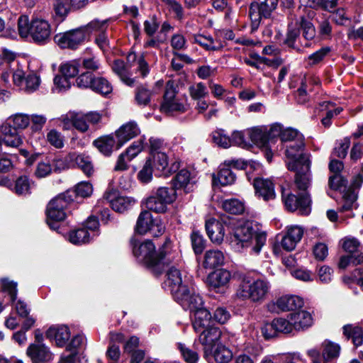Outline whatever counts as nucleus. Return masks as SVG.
<instances>
[{
  "mask_svg": "<svg viewBox=\"0 0 363 363\" xmlns=\"http://www.w3.org/2000/svg\"><path fill=\"white\" fill-rule=\"evenodd\" d=\"M131 245L133 253L137 259L149 267L168 265L179 257L178 253L172 252L169 240H166L158 252L155 250V245L149 240L143 242L132 240Z\"/></svg>",
  "mask_w": 363,
  "mask_h": 363,
  "instance_id": "f257e3e1",
  "label": "nucleus"
},
{
  "mask_svg": "<svg viewBox=\"0 0 363 363\" xmlns=\"http://www.w3.org/2000/svg\"><path fill=\"white\" fill-rule=\"evenodd\" d=\"M18 32L8 26L4 35L10 38H16L18 35L21 38L31 36L37 43H45L50 39L51 28L49 23L43 18H34L29 22L27 16H21L17 21Z\"/></svg>",
  "mask_w": 363,
  "mask_h": 363,
  "instance_id": "f03ea898",
  "label": "nucleus"
},
{
  "mask_svg": "<svg viewBox=\"0 0 363 363\" xmlns=\"http://www.w3.org/2000/svg\"><path fill=\"white\" fill-rule=\"evenodd\" d=\"M308 186V183H281L282 199L288 211H298L300 214L306 216L310 213L311 200Z\"/></svg>",
  "mask_w": 363,
  "mask_h": 363,
  "instance_id": "7ed1b4c3",
  "label": "nucleus"
},
{
  "mask_svg": "<svg viewBox=\"0 0 363 363\" xmlns=\"http://www.w3.org/2000/svg\"><path fill=\"white\" fill-rule=\"evenodd\" d=\"M271 289L269 281L265 279L242 277L236 289V297L242 301L249 300L252 303L264 301Z\"/></svg>",
  "mask_w": 363,
  "mask_h": 363,
  "instance_id": "20e7f679",
  "label": "nucleus"
},
{
  "mask_svg": "<svg viewBox=\"0 0 363 363\" xmlns=\"http://www.w3.org/2000/svg\"><path fill=\"white\" fill-rule=\"evenodd\" d=\"M72 200V195L70 194L69 191H67L59 194L49 202L46 208V222L50 228L57 229V223L65 220L66 218L65 209Z\"/></svg>",
  "mask_w": 363,
  "mask_h": 363,
  "instance_id": "39448f33",
  "label": "nucleus"
},
{
  "mask_svg": "<svg viewBox=\"0 0 363 363\" xmlns=\"http://www.w3.org/2000/svg\"><path fill=\"white\" fill-rule=\"evenodd\" d=\"M329 185L328 194L335 199L340 196L344 202L341 211H350L356 206L357 190L359 188L358 183H329Z\"/></svg>",
  "mask_w": 363,
  "mask_h": 363,
  "instance_id": "423d86ee",
  "label": "nucleus"
},
{
  "mask_svg": "<svg viewBox=\"0 0 363 363\" xmlns=\"http://www.w3.org/2000/svg\"><path fill=\"white\" fill-rule=\"evenodd\" d=\"M13 82L20 89L32 93L39 88L41 80L36 72H26L22 65H16L13 67Z\"/></svg>",
  "mask_w": 363,
  "mask_h": 363,
  "instance_id": "0eeeda50",
  "label": "nucleus"
},
{
  "mask_svg": "<svg viewBox=\"0 0 363 363\" xmlns=\"http://www.w3.org/2000/svg\"><path fill=\"white\" fill-rule=\"evenodd\" d=\"M135 230L141 235L150 233L157 237L164 233V225L159 217L153 218L149 211H143L138 216Z\"/></svg>",
  "mask_w": 363,
  "mask_h": 363,
  "instance_id": "6e6552de",
  "label": "nucleus"
},
{
  "mask_svg": "<svg viewBox=\"0 0 363 363\" xmlns=\"http://www.w3.org/2000/svg\"><path fill=\"white\" fill-rule=\"evenodd\" d=\"M177 86L172 80H169L166 84L165 92L160 109L164 113L186 111V104L177 96Z\"/></svg>",
  "mask_w": 363,
  "mask_h": 363,
  "instance_id": "1a4fd4ad",
  "label": "nucleus"
},
{
  "mask_svg": "<svg viewBox=\"0 0 363 363\" xmlns=\"http://www.w3.org/2000/svg\"><path fill=\"white\" fill-rule=\"evenodd\" d=\"M199 341L203 347L204 357L208 359V356L213 353V350L218 344L220 339H225L228 335L225 333H222L217 327L211 326L207 329L198 333Z\"/></svg>",
  "mask_w": 363,
  "mask_h": 363,
  "instance_id": "9d476101",
  "label": "nucleus"
},
{
  "mask_svg": "<svg viewBox=\"0 0 363 363\" xmlns=\"http://www.w3.org/2000/svg\"><path fill=\"white\" fill-rule=\"evenodd\" d=\"M257 233L250 224L237 226L230 237V243L238 251L244 250L251 244V240Z\"/></svg>",
  "mask_w": 363,
  "mask_h": 363,
  "instance_id": "9b49d317",
  "label": "nucleus"
},
{
  "mask_svg": "<svg viewBox=\"0 0 363 363\" xmlns=\"http://www.w3.org/2000/svg\"><path fill=\"white\" fill-rule=\"evenodd\" d=\"M231 279L230 271L218 269L209 273L205 282L210 290L216 293H223L228 287Z\"/></svg>",
  "mask_w": 363,
  "mask_h": 363,
  "instance_id": "f8f14e48",
  "label": "nucleus"
},
{
  "mask_svg": "<svg viewBox=\"0 0 363 363\" xmlns=\"http://www.w3.org/2000/svg\"><path fill=\"white\" fill-rule=\"evenodd\" d=\"M164 286L174 298H181V294L188 291V288L182 280L181 272L174 267H170L167 271Z\"/></svg>",
  "mask_w": 363,
  "mask_h": 363,
  "instance_id": "ddd939ff",
  "label": "nucleus"
},
{
  "mask_svg": "<svg viewBox=\"0 0 363 363\" xmlns=\"http://www.w3.org/2000/svg\"><path fill=\"white\" fill-rule=\"evenodd\" d=\"M86 38L84 29L77 28L55 36V41L62 48L76 49Z\"/></svg>",
  "mask_w": 363,
  "mask_h": 363,
  "instance_id": "4468645a",
  "label": "nucleus"
},
{
  "mask_svg": "<svg viewBox=\"0 0 363 363\" xmlns=\"http://www.w3.org/2000/svg\"><path fill=\"white\" fill-rule=\"evenodd\" d=\"M104 199L108 201L112 209L118 213L127 211L135 203L134 198L120 196L118 190L113 189L104 193Z\"/></svg>",
  "mask_w": 363,
  "mask_h": 363,
  "instance_id": "2eb2a0df",
  "label": "nucleus"
},
{
  "mask_svg": "<svg viewBox=\"0 0 363 363\" xmlns=\"http://www.w3.org/2000/svg\"><path fill=\"white\" fill-rule=\"evenodd\" d=\"M16 55L7 50L3 51L0 55V87L5 86L9 83L10 73H13V67L20 65L14 62Z\"/></svg>",
  "mask_w": 363,
  "mask_h": 363,
  "instance_id": "dca6fc26",
  "label": "nucleus"
},
{
  "mask_svg": "<svg viewBox=\"0 0 363 363\" xmlns=\"http://www.w3.org/2000/svg\"><path fill=\"white\" fill-rule=\"evenodd\" d=\"M26 354L34 363L48 362L52 358L50 350L42 343L30 345L27 349Z\"/></svg>",
  "mask_w": 363,
  "mask_h": 363,
  "instance_id": "f3484780",
  "label": "nucleus"
},
{
  "mask_svg": "<svg viewBox=\"0 0 363 363\" xmlns=\"http://www.w3.org/2000/svg\"><path fill=\"white\" fill-rule=\"evenodd\" d=\"M181 294V298H174L186 310H189L194 313L199 310L204 309L203 301L201 296L199 294H190L189 291Z\"/></svg>",
  "mask_w": 363,
  "mask_h": 363,
  "instance_id": "a211bd4d",
  "label": "nucleus"
},
{
  "mask_svg": "<svg viewBox=\"0 0 363 363\" xmlns=\"http://www.w3.org/2000/svg\"><path fill=\"white\" fill-rule=\"evenodd\" d=\"M140 133V128L134 121H130L123 125L116 132L118 139L117 148H120L128 140L135 138Z\"/></svg>",
  "mask_w": 363,
  "mask_h": 363,
  "instance_id": "6ab92c4d",
  "label": "nucleus"
},
{
  "mask_svg": "<svg viewBox=\"0 0 363 363\" xmlns=\"http://www.w3.org/2000/svg\"><path fill=\"white\" fill-rule=\"evenodd\" d=\"M245 174L243 169L223 164L220 166L217 175L214 176L213 182H216V179L218 182H235L238 179H242Z\"/></svg>",
  "mask_w": 363,
  "mask_h": 363,
  "instance_id": "aec40b11",
  "label": "nucleus"
},
{
  "mask_svg": "<svg viewBox=\"0 0 363 363\" xmlns=\"http://www.w3.org/2000/svg\"><path fill=\"white\" fill-rule=\"evenodd\" d=\"M304 147V143L303 140H296V142L290 144L286 147V156L289 159H291V161L288 162V169L291 171H295L299 167L301 161L299 160L300 157L302 155V150Z\"/></svg>",
  "mask_w": 363,
  "mask_h": 363,
  "instance_id": "412c9836",
  "label": "nucleus"
},
{
  "mask_svg": "<svg viewBox=\"0 0 363 363\" xmlns=\"http://www.w3.org/2000/svg\"><path fill=\"white\" fill-rule=\"evenodd\" d=\"M70 335L69 329L66 325L52 326L46 332V337L54 341L59 347L65 346Z\"/></svg>",
  "mask_w": 363,
  "mask_h": 363,
  "instance_id": "4be33fe9",
  "label": "nucleus"
},
{
  "mask_svg": "<svg viewBox=\"0 0 363 363\" xmlns=\"http://www.w3.org/2000/svg\"><path fill=\"white\" fill-rule=\"evenodd\" d=\"M288 318L291 320L295 330H305L311 327L313 323L311 314L306 311L289 313Z\"/></svg>",
  "mask_w": 363,
  "mask_h": 363,
  "instance_id": "5701e85b",
  "label": "nucleus"
},
{
  "mask_svg": "<svg viewBox=\"0 0 363 363\" xmlns=\"http://www.w3.org/2000/svg\"><path fill=\"white\" fill-rule=\"evenodd\" d=\"M206 230L211 240L214 243L220 244L225 236L224 225L214 219H210L206 223Z\"/></svg>",
  "mask_w": 363,
  "mask_h": 363,
  "instance_id": "b1692460",
  "label": "nucleus"
},
{
  "mask_svg": "<svg viewBox=\"0 0 363 363\" xmlns=\"http://www.w3.org/2000/svg\"><path fill=\"white\" fill-rule=\"evenodd\" d=\"M224 262L223 252L218 249H211L205 252L202 264L205 269H211L222 266Z\"/></svg>",
  "mask_w": 363,
  "mask_h": 363,
  "instance_id": "393cba45",
  "label": "nucleus"
},
{
  "mask_svg": "<svg viewBox=\"0 0 363 363\" xmlns=\"http://www.w3.org/2000/svg\"><path fill=\"white\" fill-rule=\"evenodd\" d=\"M130 65H125L121 60H114L112 65L113 71L120 77L121 81L129 86L135 84V79L131 77L130 73Z\"/></svg>",
  "mask_w": 363,
  "mask_h": 363,
  "instance_id": "a878e982",
  "label": "nucleus"
},
{
  "mask_svg": "<svg viewBox=\"0 0 363 363\" xmlns=\"http://www.w3.org/2000/svg\"><path fill=\"white\" fill-rule=\"evenodd\" d=\"M194 314V319L192 320V325L196 333L210 328L211 315L206 308L199 310Z\"/></svg>",
  "mask_w": 363,
  "mask_h": 363,
  "instance_id": "bb28decb",
  "label": "nucleus"
},
{
  "mask_svg": "<svg viewBox=\"0 0 363 363\" xmlns=\"http://www.w3.org/2000/svg\"><path fill=\"white\" fill-rule=\"evenodd\" d=\"M0 131L4 135V143L6 145L17 147L22 144V139L17 133L16 130L9 124L2 125Z\"/></svg>",
  "mask_w": 363,
  "mask_h": 363,
  "instance_id": "cd10ccee",
  "label": "nucleus"
},
{
  "mask_svg": "<svg viewBox=\"0 0 363 363\" xmlns=\"http://www.w3.org/2000/svg\"><path fill=\"white\" fill-rule=\"evenodd\" d=\"M69 157L88 177L94 174V169L89 156L85 154L72 153Z\"/></svg>",
  "mask_w": 363,
  "mask_h": 363,
  "instance_id": "c85d7f7f",
  "label": "nucleus"
},
{
  "mask_svg": "<svg viewBox=\"0 0 363 363\" xmlns=\"http://www.w3.org/2000/svg\"><path fill=\"white\" fill-rule=\"evenodd\" d=\"M246 135L251 142L259 147H267L269 143L266 129L264 128H252L245 131Z\"/></svg>",
  "mask_w": 363,
  "mask_h": 363,
  "instance_id": "c756f323",
  "label": "nucleus"
},
{
  "mask_svg": "<svg viewBox=\"0 0 363 363\" xmlns=\"http://www.w3.org/2000/svg\"><path fill=\"white\" fill-rule=\"evenodd\" d=\"M303 300L296 296H284L277 301V307L283 311H292L302 306Z\"/></svg>",
  "mask_w": 363,
  "mask_h": 363,
  "instance_id": "7c9ffc66",
  "label": "nucleus"
},
{
  "mask_svg": "<svg viewBox=\"0 0 363 363\" xmlns=\"http://www.w3.org/2000/svg\"><path fill=\"white\" fill-rule=\"evenodd\" d=\"M255 194L264 201L274 199L276 196L273 183H254Z\"/></svg>",
  "mask_w": 363,
  "mask_h": 363,
  "instance_id": "2f4dec72",
  "label": "nucleus"
},
{
  "mask_svg": "<svg viewBox=\"0 0 363 363\" xmlns=\"http://www.w3.org/2000/svg\"><path fill=\"white\" fill-rule=\"evenodd\" d=\"M343 334L347 339L352 338L354 345L359 347L363 343V329L358 325H345Z\"/></svg>",
  "mask_w": 363,
  "mask_h": 363,
  "instance_id": "473e14b6",
  "label": "nucleus"
},
{
  "mask_svg": "<svg viewBox=\"0 0 363 363\" xmlns=\"http://www.w3.org/2000/svg\"><path fill=\"white\" fill-rule=\"evenodd\" d=\"M94 145L106 156L111 155L115 145V140L113 136L106 135L95 140Z\"/></svg>",
  "mask_w": 363,
  "mask_h": 363,
  "instance_id": "72a5a7b5",
  "label": "nucleus"
},
{
  "mask_svg": "<svg viewBox=\"0 0 363 363\" xmlns=\"http://www.w3.org/2000/svg\"><path fill=\"white\" fill-rule=\"evenodd\" d=\"M323 355L320 359L328 363V361L337 358L339 356L340 347L337 344L328 340H325L322 343Z\"/></svg>",
  "mask_w": 363,
  "mask_h": 363,
  "instance_id": "f704fd0d",
  "label": "nucleus"
},
{
  "mask_svg": "<svg viewBox=\"0 0 363 363\" xmlns=\"http://www.w3.org/2000/svg\"><path fill=\"white\" fill-rule=\"evenodd\" d=\"M232 357L233 354L230 350L223 345H218L207 359L210 361L211 358H213L217 363H228Z\"/></svg>",
  "mask_w": 363,
  "mask_h": 363,
  "instance_id": "c9c22d12",
  "label": "nucleus"
},
{
  "mask_svg": "<svg viewBox=\"0 0 363 363\" xmlns=\"http://www.w3.org/2000/svg\"><path fill=\"white\" fill-rule=\"evenodd\" d=\"M266 240V233L262 231H257L251 240L250 245L246 247L245 250H249L250 254L258 255L262 247L265 245Z\"/></svg>",
  "mask_w": 363,
  "mask_h": 363,
  "instance_id": "e433bc0d",
  "label": "nucleus"
},
{
  "mask_svg": "<svg viewBox=\"0 0 363 363\" xmlns=\"http://www.w3.org/2000/svg\"><path fill=\"white\" fill-rule=\"evenodd\" d=\"M152 92L146 86H138L135 90V100L140 106H146L150 104Z\"/></svg>",
  "mask_w": 363,
  "mask_h": 363,
  "instance_id": "4c0bfd02",
  "label": "nucleus"
},
{
  "mask_svg": "<svg viewBox=\"0 0 363 363\" xmlns=\"http://www.w3.org/2000/svg\"><path fill=\"white\" fill-rule=\"evenodd\" d=\"M91 89L101 95H106L112 91V86L108 81L104 77H94Z\"/></svg>",
  "mask_w": 363,
  "mask_h": 363,
  "instance_id": "58836bf2",
  "label": "nucleus"
},
{
  "mask_svg": "<svg viewBox=\"0 0 363 363\" xmlns=\"http://www.w3.org/2000/svg\"><path fill=\"white\" fill-rule=\"evenodd\" d=\"M90 235L88 230L83 228L71 231L69 234V240L74 245H82L89 241Z\"/></svg>",
  "mask_w": 363,
  "mask_h": 363,
  "instance_id": "ea45409f",
  "label": "nucleus"
},
{
  "mask_svg": "<svg viewBox=\"0 0 363 363\" xmlns=\"http://www.w3.org/2000/svg\"><path fill=\"white\" fill-rule=\"evenodd\" d=\"M299 28L296 26L289 25L286 33V39L284 40L285 45L296 50L298 52H301V48L296 46L295 44L296 39L299 37Z\"/></svg>",
  "mask_w": 363,
  "mask_h": 363,
  "instance_id": "a19ab883",
  "label": "nucleus"
},
{
  "mask_svg": "<svg viewBox=\"0 0 363 363\" xmlns=\"http://www.w3.org/2000/svg\"><path fill=\"white\" fill-rule=\"evenodd\" d=\"M145 206L149 211L156 213H164L167 210V205L157 195L148 197L145 201Z\"/></svg>",
  "mask_w": 363,
  "mask_h": 363,
  "instance_id": "79ce46f5",
  "label": "nucleus"
},
{
  "mask_svg": "<svg viewBox=\"0 0 363 363\" xmlns=\"http://www.w3.org/2000/svg\"><path fill=\"white\" fill-rule=\"evenodd\" d=\"M223 208L232 214H240L244 211V204L240 201L232 199L223 202Z\"/></svg>",
  "mask_w": 363,
  "mask_h": 363,
  "instance_id": "37998d69",
  "label": "nucleus"
},
{
  "mask_svg": "<svg viewBox=\"0 0 363 363\" xmlns=\"http://www.w3.org/2000/svg\"><path fill=\"white\" fill-rule=\"evenodd\" d=\"M149 157L152 158V164L154 165L156 171L161 172L168 165V157L164 152H156L150 155Z\"/></svg>",
  "mask_w": 363,
  "mask_h": 363,
  "instance_id": "c03bdc74",
  "label": "nucleus"
},
{
  "mask_svg": "<svg viewBox=\"0 0 363 363\" xmlns=\"http://www.w3.org/2000/svg\"><path fill=\"white\" fill-rule=\"evenodd\" d=\"M273 320L277 333L288 334L291 333L294 330L292 322L288 317L287 318H275Z\"/></svg>",
  "mask_w": 363,
  "mask_h": 363,
  "instance_id": "a18cd8bd",
  "label": "nucleus"
},
{
  "mask_svg": "<svg viewBox=\"0 0 363 363\" xmlns=\"http://www.w3.org/2000/svg\"><path fill=\"white\" fill-rule=\"evenodd\" d=\"M79 64L77 61H70L62 64L60 71L67 78L74 77L79 73Z\"/></svg>",
  "mask_w": 363,
  "mask_h": 363,
  "instance_id": "49530a36",
  "label": "nucleus"
},
{
  "mask_svg": "<svg viewBox=\"0 0 363 363\" xmlns=\"http://www.w3.org/2000/svg\"><path fill=\"white\" fill-rule=\"evenodd\" d=\"M155 195H157L164 204L167 205L175 200L176 191L174 187H161L157 189Z\"/></svg>",
  "mask_w": 363,
  "mask_h": 363,
  "instance_id": "de8ad7c7",
  "label": "nucleus"
},
{
  "mask_svg": "<svg viewBox=\"0 0 363 363\" xmlns=\"http://www.w3.org/2000/svg\"><path fill=\"white\" fill-rule=\"evenodd\" d=\"M189 91L191 97L194 100L201 99L208 95L206 86L202 82L191 85Z\"/></svg>",
  "mask_w": 363,
  "mask_h": 363,
  "instance_id": "09e8293b",
  "label": "nucleus"
},
{
  "mask_svg": "<svg viewBox=\"0 0 363 363\" xmlns=\"http://www.w3.org/2000/svg\"><path fill=\"white\" fill-rule=\"evenodd\" d=\"M0 184L19 196L29 194L31 189L30 183H0Z\"/></svg>",
  "mask_w": 363,
  "mask_h": 363,
  "instance_id": "8fccbe9b",
  "label": "nucleus"
},
{
  "mask_svg": "<svg viewBox=\"0 0 363 363\" xmlns=\"http://www.w3.org/2000/svg\"><path fill=\"white\" fill-rule=\"evenodd\" d=\"M300 27L303 30V36L305 39L309 40L315 38L316 32L314 26L304 17L301 18Z\"/></svg>",
  "mask_w": 363,
  "mask_h": 363,
  "instance_id": "3c124183",
  "label": "nucleus"
},
{
  "mask_svg": "<svg viewBox=\"0 0 363 363\" xmlns=\"http://www.w3.org/2000/svg\"><path fill=\"white\" fill-rule=\"evenodd\" d=\"M278 0H264L258 4L259 11L264 18H269L277 6Z\"/></svg>",
  "mask_w": 363,
  "mask_h": 363,
  "instance_id": "603ef678",
  "label": "nucleus"
},
{
  "mask_svg": "<svg viewBox=\"0 0 363 363\" xmlns=\"http://www.w3.org/2000/svg\"><path fill=\"white\" fill-rule=\"evenodd\" d=\"M350 146V139L345 138L341 140L334 148L332 155L339 158H345L347 154V150Z\"/></svg>",
  "mask_w": 363,
  "mask_h": 363,
  "instance_id": "864d4df0",
  "label": "nucleus"
},
{
  "mask_svg": "<svg viewBox=\"0 0 363 363\" xmlns=\"http://www.w3.org/2000/svg\"><path fill=\"white\" fill-rule=\"evenodd\" d=\"M303 140V138L302 134H301L297 130L291 128L284 129L281 137V140L282 142H291V143L296 142V140Z\"/></svg>",
  "mask_w": 363,
  "mask_h": 363,
  "instance_id": "5fc2aeb1",
  "label": "nucleus"
},
{
  "mask_svg": "<svg viewBox=\"0 0 363 363\" xmlns=\"http://www.w3.org/2000/svg\"><path fill=\"white\" fill-rule=\"evenodd\" d=\"M170 45L174 52L184 50L187 48L186 39L181 33H175L172 36Z\"/></svg>",
  "mask_w": 363,
  "mask_h": 363,
  "instance_id": "6e6d98bb",
  "label": "nucleus"
},
{
  "mask_svg": "<svg viewBox=\"0 0 363 363\" xmlns=\"http://www.w3.org/2000/svg\"><path fill=\"white\" fill-rule=\"evenodd\" d=\"M249 16L252 22V30H255L259 25L262 17H263L262 14L259 11L257 3L251 4L249 9Z\"/></svg>",
  "mask_w": 363,
  "mask_h": 363,
  "instance_id": "4d7b16f0",
  "label": "nucleus"
},
{
  "mask_svg": "<svg viewBox=\"0 0 363 363\" xmlns=\"http://www.w3.org/2000/svg\"><path fill=\"white\" fill-rule=\"evenodd\" d=\"M330 52L329 47H323L308 57V64L309 65H315L320 62Z\"/></svg>",
  "mask_w": 363,
  "mask_h": 363,
  "instance_id": "13d9d810",
  "label": "nucleus"
},
{
  "mask_svg": "<svg viewBox=\"0 0 363 363\" xmlns=\"http://www.w3.org/2000/svg\"><path fill=\"white\" fill-rule=\"evenodd\" d=\"M48 142L55 148H62L64 146V137L55 129L50 130L47 134Z\"/></svg>",
  "mask_w": 363,
  "mask_h": 363,
  "instance_id": "bf43d9fd",
  "label": "nucleus"
},
{
  "mask_svg": "<svg viewBox=\"0 0 363 363\" xmlns=\"http://www.w3.org/2000/svg\"><path fill=\"white\" fill-rule=\"evenodd\" d=\"M72 126L82 133H85L89 130V124L82 113H72Z\"/></svg>",
  "mask_w": 363,
  "mask_h": 363,
  "instance_id": "052dcab7",
  "label": "nucleus"
},
{
  "mask_svg": "<svg viewBox=\"0 0 363 363\" xmlns=\"http://www.w3.org/2000/svg\"><path fill=\"white\" fill-rule=\"evenodd\" d=\"M152 158L147 157L142 169L138 172V178L142 182H147L152 179Z\"/></svg>",
  "mask_w": 363,
  "mask_h": 363,
  "instance_id": "680f3d73",
  "label": "nucleus"
},
{
  "mask_svg": "<svg viewBox=\"0 0 363 363\" xmlns=\"http://www.w3.org/2000/svg\"><path fill=\"white\" fill-rule=\"evenodd\" d=\"M344 168L342 162L332 159L329 163L330 172L333 174L329 177L328 182H334L335 179H339L340 174Z\"/></svg>",
  "mask_w": 363,
  "mask_h": 363,
  "instance_id": "e2e57ef3",
  "label": "nucleus"
},
{
  "mask_svg": "<svg viewBox=\"0 0 363 363\" xmlns=\"http://www.w3.org/2000/svg\"><path fill=\"white\" fill-rule=\"evenodd\" d=\"M94 76L90 72H86L80 74L76 79V84L79 88H90L91 89Z\"/></svg>",
  "mask_w": 363,
  "mask_h": 363,
  "instance_id": "0e129e2a",
  "label": "nucleus"
},
{
  "mask_svg": "<svg viewBox=\"0 0 363 363\" xmlns=\"http://www.w3.org/2000/svg\"><path fill=\"white\" fill-rule=\"evenodd\" d=\"M73 192L77 196L89 197L93 193V186L91 183H77Z\"/></svg>",
  "mask_w": 363,
  "mask_h": 363,
  "instance_id": "69168bd1",
  "label": "nucleus"
},
{
  "mask_svg": "<svg viewBox=\"0 0 363 363\" xmlns=\"http://www.w3.org/2000/svg\"><path fill=\"white\" fill-rule=\"evenodd\" d=\"M2 290L9 295L11 301L13 303L17 295V284L7 279H2Z\"/></svg>",
  "mask_w": 363,
  "mask_h": 363,
  "instance_id": "338daca9",
  "label": "nucleus"
},
{
  "mask_svg": "<svg viewBox=\"0 0 363 363\" xmlns=\"http://www.w3.org/2000/svg\"><path fill=\"white\" fill-rule=\"evenodd\" d=\"M213 142L220 147L227 148L231 145L230 138L226 135L223 130L215 131L213 133Z\"/></svg>",
  "mask_w": 363,
  "mask_h": 363,
  "instance_id": "774afa93",
  "label": "nucleus"
}]
</instances>
